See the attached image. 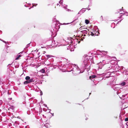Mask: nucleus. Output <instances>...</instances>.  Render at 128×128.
<instances>
[{
  "label": "nucleus",
  "instance_id": "obj_1",
  "mask_svg": "<svg viewBox=\"0 0 128 128\" xmlns=\"http://www.w3.org/2000/svg\"><path fill=\"white\" fill-rule=\"evenodd\" d=\"M66 67L67 68L71 70H69L68 72L72 71V74L75 75H76L80 73H82L84 71V70L81 72L80 70V68L77 66L72 65V64L70 63V61L67 62V64H66Z\"/></svg>",
  "mask_w": 128,
  "mask_h": 128
},
{
  "label": "nucleus",
  "instance_id": "obj_2",
  "mask_svg": "<svg viewBox=\"0 0 128 128\" xmlns=\"http://www.w3.org/2000/svg\"><path fill=\"white\" fill-rule=\"evenodd\" d=\"M53 22L51 26L52 29L51 31L52 34L56 33L60 28V24L59 23V22L56 18H54L53 19Z\"/></svg>",
  "mask_w": 128,
  "mask_h": 128
},
{
  "label": "nucleus",
  "instance_id": "obj_3",
  "mask_svg": "<svg viewBox=\"0 0 128 128\" xmlns=\"http://www.w3.org/2000/svg\"><path fill=\"white\" fill-rule=\"evenodd\" d=\"M89 56H87L85 58V60L83 61V63L81 66V68L83 70H84L86 69H88L90 68V66L88 64L89 62Z\"/></svg>",
  "mask_w": 128,
  "mask_h": 128
},
{
  "label": "nucleus",
  "instance_id": "obj_4",
  "mask_svg": "<svg viewBox=\"0 0 128 128\" xmlns=\"http://www.w3.org/2000/svg\"><path fill=\"white\" fill-rule=\"evenodd\" d=\"M85 8H83L81 10H80L79 12H78L77 14L76 15V16L75 17V18H76V19H74L73 21L72 22H71L70 23H68L66 24H70L72 22H74L76 20L78 19V18L80 16V15L81 14H82L84 13L85 11L86 10H85Z\"/></svg>",
  "mask_w": 128,
  "mask_h": 128
},
{
  "label": "nucleus",
  "instance_id": "obj_5",
  "mask_svg": "<svg viewBox=\"0 0 128 128\" xmlns=\"http://www.w3.org/2000/svg\"><path fill=\"white\" fill-rule=\"evenodd\" d=\"M35 81V80L33 78H32L30 79L29 80H26L24 82V84H30L32 82H34Z\"/></svg>",
  "mask_w": 128,
  "mask_h": 128
},
{
  "label": "nucleus",
  "instance_id": "obj_6",
  "mask_svg": "<svg viewBox=\"0 0 128 128\" xmlns=\"http://www.w3.org/2000/svg\"><path fill=\"white\" fill-rule=\"evenodd\" d=\"M89 78L90 80H94V79H96V80H98V78L96 75H92L90 76Z\"/></svg>",
  "mask_w": 128,
  "mask_h": 128
},
{
  "label": "nucleus",
  "instance_id": "obj_7",
  "mask_svg": "<svg viewBox=\"0 0 128 128\" xmlns=\"http://www.w3.org/2000/svg\"><path fill=\"white\" fill-rule=\"evenodd\" d=\"M67 38V39L66 40V41L68 42V44H69V43L72 44L73 42L72 40V38L71 37Z\"/></svg>",
  "mask_w": 128,
  "mask_h": 128
},
{
  "label": "nucleus",
  "instance_id": "obj_8",
  "mask_svg": "<svg viewBox=\"0 0 128 128\" xmlns=\"http://www.w3.org/2000/svg\"><path fill=\"white\" fill-rule=\"evenodd\" d=\"M24 52V51H23L19 53L18 54V56H17V57L16 58V60H18L19 59V58L22 56V54Z\"/></svg>",
  "mask_w": 128,
  "mask_h": 128
},
{
  "label": "nucleus",
  "instance_id": "obj_9",
  "mask_svg": "<svg viewBox=\"0 0 128 128\" xmlns=\"http://www.w3.org/2000/svg\"><path fill=\"white\" fill-rule=\"evenodd\" d=\"M67 64V63H66L65 64H64L63 65L62 64V62H58V64H57L56 65H55V66H59L61 67L64 66V65H65V66H66V64Z\"/></svg>",
  "mask_w": 128,
  "mask_h": 128
},
{
  "label": "nucleus",
  "instance_id": "obj_10",
  "mask_svg": "<svg viewBox=\"0 0 128 128\" xmlns=\"http://www.w3.org/2000/svg\"><path fill=\"white\" fill-rule=\"evenodd\" d=\"M105 64H102L101 62L99 63L98 64V67L99 69H101L102 68V67Z\"/></svg>",
  "mask_w": 128,
  "mask_h": 128
},
{
  "label": "nucleus",
  "instance_id": "obj_11",
  "mask_svg": "<svg viewBox=\"0 0 128 128\" xmlns=\"http://www.w3.org/2000/svg\"><path fill=\"white\" fill-rule=\"evenodd\" d=\"M110 61V59H106V60H104L102 61L103 63H105L106 64H108L109 62Z\"/></svg>",
  "mask_w": 128,
  "mask_h": 128
},
{
  "label": "nucleus",
  "instance_id": "obj_12",
  "mask_svg": "<svg viewBox=\"0 0 128 128\" xmlns=\"http://www.w3.org/2000/svg\"><path fill=\"white\" fill-rule=\"evenodd\" d=\"M81 32H82V34H84V36H85L86 35L85 34H87L88 32L87 30H82L81 31Z\"/></svg>",
  "mask_w": 128,
  "mask_h": 128
},
{
  "label": "nucleus",
  "instance_id": "obj_13",
  "mask_svg": "<svg viewBox=\"0 0 128 128\" xmlns=\"http://www.w3.org/2000/svg\"><path fill=\"white\" fill-rule=\"evenodd\" d=\"M64 6L63 8H64V9L66 10V11H70V10L67 8H66V7L67 6V5H65L64 6Z\"/></svg>",
  "mask_w": 128,
  "mask_h": 128
},
{
  "label": "nucleus",
  "instance_id": "obj_14",
  "mask_svg": "<svg viewBox=\"0 0 128 128\" xmlns=\"http://www.w3.org/2000/svg\"><path fill=\"white\" fill-rule=\"evenodd\" d=\"M119 85H116L114 86L113 87V89L114 90H116H116V88H119V87L118 86H119Z\"/></svg>",
  "mask_w": 128,
  "mask_h": 128
},
{
  "label": "nucleus",
  "instance_id": "obj_15",
  "mask_svg": "<svg viewBox=\"0 0 128 128\" xmlns=\"http://www.w3.org/2000/svg\"><path fill=\"white\" fill-rule=\"evenodd\" d=\"M121 9H120V10L119 11V12H118V13H119L120 14H122V15H121L120 16V17L122 16L123 15H124V13H122V12H122V11L121 10Z\"/></svg>",
  "mask_w": 128,
  "mask_h": 128
},
{
  "label": "nucleus",
  "instance_id": "obj_16",
  "mask_svg": "<svg viewBox=\"0 0 128 128\" xmlns=\"http://www.w3.org/2000/svg\"><path fill=\"white\" fill-rule=\"evenodd\" d=\"M90 33L91 34V35L92 36H94V35L95 36H98V34H96V33L94 34L93 32H91Z\"/></svg>",
  "mask_w": 128,
  "mask_h": 128
},
{
  "label": "nucleus",
  "instance_id": "obj_17",
  "mask_svg": "<svg viewBox=\"0 0 128 128\" xmlns=\"http://www.w3.org/2000/svg\"><path fill=\"white\" fill-rule=\"evenodd\" d=\"M25 79L26 80H29L30 79V77L28 76H27L25 78Z\"/></svg>",
  "mask_w": 128,
  "mask_h": 128
},
{
  "label": "nucleus",
  "instance_id": "obj_18",
  "mask_svg": "<svg viewBox=\"0 0 128 128\" xmlns=\"http://www.w3.org/2000/svg\"><path fill=\"white\" fill-rule=\"evenodd\" d=\"M101 52V53L103 54H107L108 52H107L104 51H102Z\"/></svg>",
  "mask_w": 128,
  "mask_h": 128
},
{
  "label": "nucleus",
  "instance_id": "obj_19",
  "mask_svg": "<svg viewBox=\"0 0 128 128\" xmlns=\"http://www.w3.org/2000/svg\"><path fill=\"white\" fill-rule=\"evenodd\" d=\"M46 56L47 57V59H48L49 58H51L53 57V56L52 55H46Z\"/></svg>",
  "mask_w": 128,
  "mask_h": 128
},
{
  "label": "nucleus",
  "instance_id": "obj_20",
  "mask_svg": "<svg viewBox=\"0 0 128 128\" xmlns=\"http://www.w3.org/2000/svg\"><path fill=\"white\" fill-rule=\"evenodd\" d=\"M126 84V83L125 82H122L121 84H120V85L122 86H124Z\"/></svg>",
  "mask_w": 128,
  "mask_h": 128
},
{
  "label": "nucleus",
  "instance_id": "obj_21",
  "mask_svg": "<svg viewBox=\"0 0 128 128\" xmlns=\"http://www.w3.org/2000/svg\"><path fill=\"white\" fill-rule=\"evenodd\" d=\"M55 41L54 40L53 42H52V44L53 45L54 44V46H57L58 45L57 44H56V42H55Z\"/></svg>",
  "mask_w": 128,
  "mask_h": 128
},
{
  "label": "nucleus",
  "instance_id": "obj_22",
  "mask_svg": "<svg viewBox=\"0 0 128 128\" xmlns=\"http://www.w3.org/2000/svg\"><path fill=\"white\" fill-rule=\"evenodd\" d=\"M123 72L124 74H128V71H127L126 70H124Z\"/></svg>",
  "mask_w": 128,
  "mask_h": 128
},
{
  "label": "nucleus",
  "instance_id": "obj_23",
  "mask_svg": "<svg viewBox=\"0 0 128 128\" xmlns=\"http://www.w3.org/2000/svg\"><path fill=\"white\" fill-rule=\"evenodd\" d=\"M89 21L88 20H85V23L86 24H89Z\"/></svg>",
  "mask_w": 128,
  "mask_h": 128
},
{
  "label": "nucleus",
  "instance_id": "obj_24",
  "mask_svg": "<svg viewBox=\"0 0 128 128\" xmlns=\"http://www.w3.org/2000/svg\"><path fill=\"white\" fill-rule=\"evenodd\" d=\"M40 72L42 73H44L45 72V70L44 69H42L40 70Z\"/></svg>",
  "mask_w": 128,
  "mask_h": 128
},
{
  "label": "nucleus",
  "instance_id": "obj_25",
  "mask_svg": "<svg viewBox=\"0 0 128 128\" xmlns=\"http://www.w3.org/2000/svg\"><path fill=\"white\" fill-rule=\"evenodd\" d=\"M0 40L6 44L5 45V46H6V42L4 41V40H2L1 39H0Z\"/></svg>",
  "mask_w": 128,
  "mask_h": 128
},
{
  "label": "nucleus",
  "instance_id": "obj_26",
  "mask_svg": "<svg viewBox=\"0 0 128 128\" xmlns=\"http://www.w3.org/2000/svg\"><path fill=\"white\" fill-rule=\"evenodd\" d=\"M46 124H46H44V126L42 127L43 128H45L46 127H47V126Z\"/></svg>",
  "mask_w": 128,
  "mask_h": 128
},
{
  "label": "nucleus",
  "instance_id": "obj_27",
  "mask_svg": "<svg viewBox=\"0 0 128 128\" xmlns=\"http://www.w3.org/2000/svg\"><path fill=\"white\" fill-rule=\"evenodd\" d=\"M124 15H125L126 16H128V12H125V13H124Z\"/></svg>",
  "mask_w": 128,
  "mask_h": 128
},
{
  "label": "nucleus",
  "instance_id": "obj_28",
  "mask_svg": "<svg viewBox=\"0 0 128 128\" xmlns=\"http://www.w3.org/2000/svg\"><path fill=\"white\" fill-rule=\"evenodd\" d=\"M30 43L28 44L26 47V48H28V47H29L30 46Z\"/></svg>",
  "mask_w": 128,
  "mask_h": 128
},
{
  "label": "nucleus",
  "instance_id": "obj_29",
  "mask_svg": "<svg viewBox=\"0 0 128 128\" xmlns=\"http://www.w3.org/2000/svg\"><path fill=\"white\" fill-rule=\"evenodd\" d=\"M100 18H101V19H102V21H103L104 20L103 18V16H101L100 17Z\"/></svg>",
  "mask_w": 128,
  "mask_h": 128
},
{
  "label": "nucleus",
  "instance_id": "obj_30",
  "mask_svg": "<svg viewBox=\"0 0 128 128\" xmlns=\"http://www.w3.org/2000/svg\"><path fill=\"white\" fill-rule=\"evenodd\" d=\"M125 120L126 121H128V118H126L125 119Z\"/></svg>",
  "mask_w": 128,
  "mask_h": 128
},
{
  "label": "nucleus",
  "instance_id": "obj_31",
  "mask_svg": "<svg viewBox=\"0 0 128 128\" xmlns=\"http://www.w3.org/2000/svg\"><path fill=\"white\" fill-rule=\"evenodd\" d=\"M61 0H61L59 2V3L60 4H61L62 3V1Z\"/></svg>",
  "mask_w": 128,
  "mask_h": 128
},
{
  "label": "nucleus",
  "instance_id": "obj_32",
  "mask_svg": "<svg viewBox=\"0 0 128 128\" xmlns=\"http://www.w3.org/2000/svg\"><path fill=\"white\" fill-rule=\"evenodd\" d=\"M25 128H30V127L28 126H25Z\"/></svg>",
  "mask_w": 128,
  "mask_h": 128
},
{
  "label": "nucleus",
  "instance_id": "obj_33",
  "mask_svg": "<svg viewBox=\"0 0 128 128\" xmlns=\"http://www.w3.org/2000/svg\"><path fill=\"white\" fill-rule=\"evenodd\" d=\"M40 95L41 96L42 94V91H41L40 92Z\"/></svg>",
  "mask_w": 128,
  "mask_h": 128
},
{
  "label": "nucleus",
  "instance_id": "obj_34",
  "mask_svg": "<svg viewBox=\"0 0 128 128\" xmlns=\"http://www.w3.org/2000/svg\"><path fill=\"white\" fill-rule=\"evenodd\" d=\"M2 31L0 30V34H2Z\"/></svg>",
  "mask_w": 128,
  "mask_h": 128
},
{
  "label": "nucleus",
  "instance_id": "obj_35",
  "mask_svg": "<svg viewBox=\"0 0 128 128\" xmlns=\"http://www.w3.org/2000/svg\"><path fill=\"white\" fill-rule=\"evenodd\" d=\"M113 58H114V60H115L116 59V58L115 57H114Z\"/></svg>",
  "mask_w": 128,
  "mask_h": 128
},
{
  "label": "nucleus",
  "instance_id": "obj_36",
  "mask_svg": "<svg viewBox=\"0 0 128 128\" xmlns=\"http://www.w3.org/2000/svg\"><path fill=\"white\" fill-rule=\"evenodd\" d=\"M125 96V95H122V97L123 98H124Z\"/></svg>",
  "mask_w": 128,
  "mask_h": 128
},
{
  "label": "nucleus",
  "instance_id": "obj_37",
  "mask_svg": "<svg viewBox=\"0 0 128 128\" xmlns=\"http://www.w3.org/2000/svg\"><path fill=\"white\" fill-rule=\"evenodd\" d=\"M122 19L121 20H120V21H118V23H119V22H121V21L122 20Z\"/></svg>",
  "mask_w": 128,
  "mask_h": 128
},
{
  "label": "nucleus",
  "instance_id": "obj_38",
  "mask_svg": "<svg viewBox=\"0 0 128 128\" xmlns=\"http://www.w3.org/2000/svg\"><path fill=\"white\" fill-rule=\"evenodd\" d=\"M121 68L122 70H123L124 69V67L122 66L121 67Z\"/></svg>",
  "mask_w": 128,
  "mask_h": 128
},
{
  "label": "nucleus",
  "instance_id": "obj_39",
  "mask_svg": "<svg viewBox=\"0 0 128 128\" xmlns=\"http://www.w3.org/2000/svg\"><path fill=\"white\" fill-rule=\"evenodd\" d=\"M114 117L115 119H116L117 118V116H114Z\"/></svg>",
  "mask_w": 128,
  "mask_h": 128
},
{
  "label": "nucleus",
  "instance_id": "obj_40",
  "mask_svg": "<svg viewBox=\"0 0 128 128\" xmlns=\"http://www.w3.org/2000/svg\"><path fill=\"white\" fill-rule=\"evenodd\" d=\"M24 6L26 7H27L28 6H26V4L24 5Z\"/></svg>",
  "mask_w": 128,
  "mask_h": 128
},
{
  "label": "nucleus",
  "instance_id": "obj_41",
  "mask_svg": "<svg viewBox=\"0 0 128 128\" xmlns=\"http://www.w3.org/2000/svg\"><path fill=\"white\" fill-rule=\"evenodd\" d=\"M80 42V40L79 41H78V44H79Z\"/></svg>",
  "mask_w": 128,
  "mask_h": 128
},
{
  "label": "nucleus",
  "instance_id": "obj_42",
  "mask_svg": "<svg viewBox=\"0 0 128 128\" xmlns=\"http://www.w3.org/2000/svg\"><path fill=\"white\" fill-rule=\"evenodd\" d=\"M51 114H52V116H54V113Z\"/></svg>",
  "mask_w": 128,
  "mask_h": 128
},
{
  "label": "nucleus",
  "instance_id": "obj_43",
  "mask_svg": "<svg viewBox=\"0 0 128 128\" xmlns=\"http://www.w3.org/2000/svg\"><path fill=\"white\" fill-rule=\"evenodd\" d=\"M89 97H88V98H86V99H88L89 98Z\"/></svg>",
  "mask_w": 128,
  "mask_h": 128
},
{
  "label": "nucleus",
  "instance_id": "obj_44",
  "mask_svg": "<svg viewBox=\"0 0 128 128\" xmlns=\"http://www.w3.org/2000/svg\"><path fill=\"white\" fill-rule=\"evenodd\" d=\"M88 119V118H86V120H87Z\"/></svg>",
  "mask_w": 128,
  "mask_h": 128
},
{
  "label": "nucleus",
  "instance_id": "obj_45",
  "mask_svg": "<svg viewBox=\"0 0 128 128\" xmlns=\"http://www.w3.org/2000/svg\"><path fill=\"white\" fill-rule=\"evenodd\" d=\"M34 6V5H33V6H32L31 7V8H33Z\"/></svg>",
  "mask_w": 128,
  "mask_h": 128
},
{
  "label": "nucleus",
  "instance_id": "obj_46",
  "mask_svg": "<svg viewBox=\"0 0 128 128\" xmlns=\"http://www.w3.org/2000/svg\"><path fill=\"white\" fill-rule=\"evenodd\" d=\"M31 8H29V9L30 10Z\"/></svg>",
  "mask_w": 128,
  "mask_h": 128
},
{
  "label": "nucleus",
  "instance_id": "obj_47",
  "mask_svg": "<svg viewBox=\"0 0 128 128\" xmlns=\"http://www.w3.org/2000/svg\"><path fill=\"white\" fill-rule=\"evenodd\" d=\"M35 4V5H35V6H36V5H37V4Z\"/></svg>",
  "mask_w": 128,
  "mask_h": 128
},
{
  "label": "nucleus",
  "instance_id": "obj_48",
  "mask_svg": "<svg viewBox=\"0 0 128 128\" xmlns=\"http://www.w3.org/2000/svg\"><path fill=\"white\" fill-rule=\"evenodd\" d=\"M91 94V93H90L89 94V96Z\"/></svg>",
  "mask_w": 128,
  "mask_h": 128
},
{
  "label": "nucleus",
  "instance_id": "obj_49",
  "mask_svg": "<svg viewBox=\"0 0 128 128\" xmlns=\"http://www.w3.org/2000/svg\"><path fill=\"white\" fill-rule=\"evenodd\" d=\"M40 54V52H39V53L38 54V55H39Z\"/></svg>",
  "mask_w": 128,
  "mask_h": 128
},
{
  "label": "nucleus",
  "instance_id": "obj_50",
  "mask_svg": "<svg viewBox=\"0 0 128 128\" xmlns=\"http://www.w3.org/2000/svg\"><path fill=\"white\" fill-rule=\"evenodd\" d=\"M58 5H59V4H57V6H58Z\"/></svg>",
  "mask_w": 128,
  "mask_h": 128
},
{
  "label": "nucleus",
  "instance_id": "obj_51",
  "mask_svg": "<svg viewBox=\"0 0 128 128\" xmlns=\"http://www.w3.org/2000/svg\"><path fill=\"white\" fill-rule=\"evenodd\" d=\"M64 24L66 25V23H64Z\"/></svg>",
  "mask_w": 128,
  "mask_h": 128
},
{
  "label": "nucleus",
  "instance_id": "obj_52",
  "mask_svg": "<svg viewBox=\"0 0 128 128\" xmlns=\"http://www.w3.org/2000/svg\"><path fill=\"white\" fill-rule=\"evenodd\" d=\"M90 10V8H89L88 9V10Z\"/></svg>",
  "mask_w": 128,
  "mask_h": 128
},
{
  "label": "nucleus",
  "instance_id": "obj_53",
  "mask_svg": "<svg viewBox=\"0 0 128 128\" xmlns=\"http://www.w3.org/2000/svg\"><path fill=\"white\" fill-rule=\"evenodd\" d=\"M46 76H48V74H47Z\"/></svg>",
  "mask_w": 128,
  "mask_h": 128
},
{
  "label": "nucleus",
  "instance_id": "obj_54",
  "mask_svg": "<svg viewBox=\"0 0 128 128\" xmlns=\"http://www.w3.org/2000/svg\"><path fill=\"white\" fill-rule=\"evenodd\" d=\"M29 4V5H30V4Z\"/></svg>",
  "mask_w": 128,
  "mask_h": 128
},
{
  "label": "nucleus",
  "instance_id": "obj_55",
  "mask_svg": "<svg viewBox=\"0 0 128 128\" xmlns=\"http://www.w3.org/2000/svg\"><path fill=\"white\" fill-rule=\"evenodd\" d=\"M46 122H48V121L47 120H46Z\"/></svg>",
  "mask_w": 128,
  "mask_h": 128
},
{
  "label": "nucleus",
  "instance_id": "obj_56",
  "mask_svg": "<svg viewBox=\"0 0 128 128\" xmlns=\"http://www.w3.org/2000/svg\"><path fill=\"white\" fill-rule=\"evenodd\" d=\"M106 77L107 78H108V76H106Z\"/></svg>",
  "mask_w": 128,
  "mask_h": 128
},
{
  "label": "nucleus",
  "instance_id": "obj_57",
  "mask_svg": "<svg viewBox=\"0 0 128 128\" xmlns=\"http://www.w3.org/2000/svg\"><path fill=\"white\" fill-rule=\"evenodd\" d=\"M103 78H102V79H101V80H103Z\"/></svg>",
  "mask_w": 128,
  "mask_h": 128
},
{
  "label": "nucleus",
  "instance_id": "obj_58",
  "mask_svg": "<svg viewBox=\"0 0 128 128\" xmlns=\"http://www.w3.org/2000/svg\"><path fill=\"white\" fill-rule=\"evenodd\" d=\"M46 106V107H47V106H46H46Z\"/></svg>",
  "mask_w": 128,
  "mask_h": 128
},
{
  "label": "nucleus",
  "instance_id": "obj_59",
  "mask_svg": "<svg viewBox=\"0 0 128 128\" xmlns=\"http://www.w3.org/2000/svg\"><path fill=\"white\" fill-rule=\"evenodd\" d=\"M110 74H111L110 73V74H109V75H110Z\"/></svg>",
  "mask_w": 128,
  "mask_h": 128
},
{
  "label": "nucleus",
  "instance_id": "obj_60",
  "mask_svg": "<svg viewBox=\"0 0 128 128\" xmlns=\"http://www.w3.org/2000/svg\"><path fill=\"white\" fill-rule=\"evenodd\" d=\"M98 34H99V33L98 32Z\"/></svg>",
  "mask_w": 128,
  "mask_h": 128
},
{
  "label": "nucleus",
  "instance_id": "obj_61",
  "mask_svg": "<svg viewBox=\"0 0 128 128\" xmlns=\"http://www.w3.org/2000/svg\"><path fill=\"white\" fill-rule=\"evenodd\" d=\"M92 81H93V82H94V80H92Z\"/></svg>",
  "mask_w": 128,
  "mask_h": 128
},
{
  "label": "nucleus",
  "instance_id": "obj_62",
  "mask_svg": "<svg viewBox=\"0 0 128 128\" xmlns=\"http://www.w3.org/2000/svg\"><path fill=\"white\" fill-rule=\"evenodd\" d=\"M96 84H95V85H96Z\"/></svg>",
  "mask_w": 128,
  "mask_h": 128
}]
</instances>
